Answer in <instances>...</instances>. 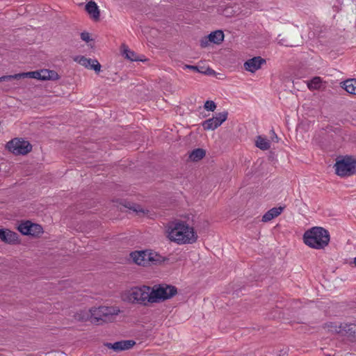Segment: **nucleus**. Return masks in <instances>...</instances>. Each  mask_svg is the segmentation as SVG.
<instances>
[{"label":"nucleus","mask_w":356,"mask_h":356,"mask_svg":"<svg viewBox=\"0 0 356 356\" xmlns=\"http://www.w3.org/2000/svg\"><path fill=\"white\" fill-rule=\"evenodd\" d=\"M134 211H138L135 208L133 209Z\"/></svg>","instance_id":"37998d69"},{"label":"nucleus","mask_w":356,"mask_h":356,"mask_svg":"<svg viewBox=\"0 0 356 356\" xmlns=\"http://www.w3.org/2000/svg\"><path fill=\"white\" fill-rule=\"evenodd\" d=\"M150 289L151 287L147 286L131 288L124 294L123 300L130 303L147 306L149 303Z\"/></svg>","instance_id":"20e7f679"},{"label":"nucleus","mask_w":356,"mask_h":356,"mask_svg":"<svg viewBox=\"0 0 356 356\" xmlns=\"http://www.w3.org/2000/svg\"><path fill=\"white\" fill-rule=\"evenodd\" d=\"M7 81L6 75L2 76L0 77V82Z\"/></svg>","instance_id":"58836bf2"},{"label":"nucleus","mask_w":356,"mask_h":356,"mask_svg":"<svg viewBox=\"0 0 356 356\" xmlns=\"http://www.w3.org/2000/svg\"><path fill=\"white\" fill-rule=\"evenodd\" d=\"M81 38L82 40L86 42H89L90 41L92 40V39L90 38V34L85 31L81 33Z\"/></svg>","instance_id":"72a5a7b5"},{"label":"nucleus","mask_w":356,"mask_h":356,"mask_svg":"<svg viewBox=\"0 0 356 356\" xmlns=\"http://www.w3.org/2000/svg\"><path fill=\"white\" fill-rule=\"evenodd\" d=\"M123 350H129L135 344L136 341L134 340H122Z\"/></svg>","instance_id":"c756f323"},{"label":"nucleus","mask_w":356,"mask_h":356,"mask_svg":"<svg viewBox=\"0 0 356 356\" xmlns=\"http://www.w3.org/2000/svg\"><path fill=\"white\" fill-rule=\"evenodd\" d=\"M101 65L96 59H92V61H91L90 65H88L89 69L93 70L97 74H99L101 70Z\"/></svg>","instance_id":"393cba45"},{"label":"nucleus","mask_w":356,"mask_h":356,"mask_svg":"<svg viewBox=\"0 0 356 356\" xmlns=\"http://www.w3.org/2000/svg\"><path fill=\"white\" fill-rule=\"evenodd\" d=\"M184 69H189L193 71H199V67L196 65H185Z\"/></svg>","instance_id":"4c0bfd02"},{"label":"nucleus","mask_w":356,"mask_h":356,"mask_svg":"<svg viewBox=\"0 0 356 356\" xmlns=\"http://www.w3.org/2000/svg\"><path fill=\"white\" fill-rule=\"evenodd\" d=\"M169 236L171 241L178 244H192L197 239V234L193 227L181 220L173 222Z\"/></svg>","instance_id":"f257e3e1"},{"label":"nucleus","mask_w":356,"mask_h":356,"mask_svg":"<svg viewBox=\"0 0 356 356\" xmlns=\"http://www.w3.org/2000/svg\"><path fill=\"white\" fill-rule=\"evenodd\" d=\"M266 62V60L261 56H255L244 63V68L248 72H254L260 69Z\"/></svg>","instance_id":"ddd939ff"},{"label":"nucleus","mask_w":356,"mask_h":356,"mask_svg":"<svg viewBox=\"0 0 356 356\" xmlns=\"http://www.w3.org/2000/svg\"><path fill=\"white\" fill-rule=\"evenodd\" d=\"M17 230L24 236L38 238L44 232L43 227L30 220L22 221L17 227Z\"/></svg>","instance_id":"6e6552de"},{"label":"nucleus","mask_w":356,"mask_h":356,"mask_svg":"<svg viewBox=\"0 0 356 356\" xmlns=\"http://www.w3.org/2000/svg\"><path fill=\"white\" fill-rule=\"evenodd\" d=\"M325 328H328V330L332 332L338 333L339 330V325H337L335 323L330 322L325 324Z\"/></svg>","instance_id":"c85d7f7f"},{"label":"nucleus","mask_w":356,"mask_h":356,"mask_svg":"<svg viewBox=\"0 0 356 356\" xmlns=\"http://www.w3.org/2000/svg\"><path fill=\"white\" fill-rule=\"evenodd\" d=\"M74 60L86 67H88L92 59L87 58L83 56H76L74 58Z\"/></svg>","instance_id":"4be33fe9"},{"label":"nucleus","mask_w":356,"mask_h":356,"mask_svg":"<svg viewBox=\"0 0 356 356\" xmlns=\"http://www.w3.org/2000/svg\"><path fill=\"white\" fill-rule=\"evenodd\" d=\"M255 145L261 150H267L270 147L269 140L261 136L257 137Z\"/></svg>","instance_id":"412c9836"},{"label":"nucleus","mask_w":356,"mask_h":356,"mask_svg":"<svg viewBox=\"0 0 356 356\" xmlns=\"http://www.w3.org/2000/svg\"><path fill=\"white\" fill-rule=\"evenodd\" d=\"M270 133H271V136H270L271 140L275 142V143H277L278 140H279V138L277 137V136L275 134V131L273 129H272V130H270Z\"/></svg>","instance_id":"c9c22d12"},{"label":"nucleus","mask_w":356,"mask_h":356,"mask_svg":"<svg viewBox=\"0 0 356 356\" xmlns=\"http://www.w3.org/2000/svg\"><path fill=\"white\" fill-rule=\"evenodd\" d=\"M216 104L212 100H207L204 104V108L208 111H214L216 108Z\"/></svg>","instance_id":"cd10ccee"},{"label":"nucleus","mask_w":356,"mask_h":356,"mask_svg":"<svg viewBox=\"0 0 356 356\" xmlns=\"http://www.w3.org/2000/svg\"><path fill=\"white\" fill-rule=\"evenodd\" d=\"M7 81H11L13 80H19L21 78H25L24 72L15 74L13 75H6Z\"/></svg>","instance_id":"2f4dec72"},{"label":"nucleus","mask_w":356,"mask_h":356,"mask_svg":"<svg viewBox=\"0 0 356 356\" xmlns=\"http://www.w3.org/2000/svg\"><path fill=\"white\" fill-rule=\"evenodd\" d=\"M325 356H334V355L326 354Z\"/></svg>","instance_id":"79ce46f5"},{"label":"nucleus","mask_w":356,"mask_h":356,"mask_svg":"<svg viewBox=\"0 0 356 356\" xmlns=\"http://www.w3.org/2000/svg\"><path fill=\"white\" fill-rule=\"evenodd\" d=\"M302 240L309 248L321 250L329 244L330 235L328 230L322 227H313L305 231Z\"/></svg>","instance_id":"f03ea898"},{"label":"nucleus","mask_w":356,"mask_h":356,"mask_svg":"<svg viewBox=\"0 0 356 356\" xmlns=\"http://www.w3.org/2000/svg\"><path fill=\"white\" fill-rule=\"evenodd\" d=\"M147 259H149V265L151 264L154 265H160L164 263L165 261L169 260L168 257H163L158 252L152 250H149V257H147Z\"/></svg>","instance_id":"dca6fc26"},{"label":"nucleus","mask_w":356,"mask_h":356,"mask_svg":"<svg viewBox=\"0 0 356 356\" xmlns=\"http://www.w3.org/2000/svg\"><path fill=\"white\" fill-rule=\"evenodd\" d=\"M106 346H107L108 348L110 349H112L113 350H114L115 352H120V351H122L123 350V348L122 347V340L121 341H115L114 343H106Z\"/></svg>","instance_id":"5701e85b"},{"label":"nucleus","mask_w":356,"mask_h":356,"mask_svg":"<svg viewBox=\"0 0 356 356\" xmlns=\"http://www.w3.org/2000/svg\"><path fill=\"white\" fill-rule=\"evenodd\" d=\"M343 88L350 94L356 95V79H350L343 82Z\"/></svg>","instance_id":"aec40b11"},{"label":"nucleus","mask_w":356,"mask_h":356,"mask_svg":"<svg viewBox=\"0 0 356 356\" xmlns=\"http://www.w3.org/2000/svg\"><path fill=\"white\" fill-rule=\"evenodd\" d=\"M203 74L206 75H213L216 74V72L213 69L207 67V70L203 72Z\"/></svg>","instance_id":"e433bc0d"},{"label":"nucleus","mask_w":356,"mask_h":356,"mask_svg":"<svg viewBox=\"0 0 356 356\" xmlns=\"http://www.w3.org/2000/svg\"><path fill=\"white\" fill-rule=\"evenodd\" d=\"M25 75V78L35 79L38 80H40V73L39 70L31 71L27 72H24Z\"/></svg>","instance_id":"a878e982"},{"label":"nucleus","mask_w":356,"mask_h":356,"mask_svg":"<svg viewBox=\"0 0 356 356\" xmlns=\"http://www.w3.org/2000/svg\"><path fill=\"white\" fill-rule=\"evenodd\" d=\"M233 13H234V10H232V8L229 7V6L225 8L224 10V14L226 16L232 15L234 14Z\"/></svg>","instance_id":"f704fd0d"},{"label":"nucleus","mask_w":356,"mask_h":356,"mask_svg":"<svg viewBox=\"0 0 356 356\" xmlns=\"http://www.w3.org/2000/svg\"><path fill=\"white\" fill-rule=\"evenodd\" d=\"M228 117V112L223 111L216 114L215 117L207 119L202 122V126L204 130H215L219 127L224 122H225Z\"/></svg>","instance_id":"1a4fd4ad"},{"label":"nucleus","mask_w":356,"mask_h":356,"mask_svg":"<svg viewBox=\"0 0 356 356\" xmlns=\"http://www.w3.org/2000/svg\"><path fill=\"white\" fill-rule=\"evenodd\" d=\"M85 10L93 20L97 21L99 19L100 10L99 6L94 1L90 0L86 4Z\"/></svg>","instance_id":"2eb2a0df"},{"label":"nucleus","mask_w":356,"mask_h":356,"mask_svg":"<svg viewBox=\"0 0 356 356\" xmlns=\"http://www.w3.org/2000/svg\"><path fill=\"white\" fill-rule=\"evenodd\" d=\"M0 239L8 244H17L19 243L18 234L8 229H0Z\"/></svg>","instance_id":"f8f14e48"},{"label":"nucleus","mask_w":356,"mask_h":356,"mask_svg":"<svg viewBox=\"0 0 356 356\" xmlns=\"http://www.w3.org/2000/svg\"><path fill=\"white\" fill-rule=\"evenodd\" d=\"M321 84V79L319 76H315L308 83L307 86L309 89H318Z\"/></svg>","instance_id":"b1692460"},{"label":"nucleus","mask_w":356,"mask_h":356,"mask_svg":"<svg viewBox=\"0 0 356 356\" xmlns=\"http://www.w3.org/2000/svg\"><path fill=\"white\" fill-rule=\"evenodd\" d=\"M281 38V35H279L277 37V40H278V43L280 44L281 45H284L286 47H294V46L297 45L293 41L288 40L284 38Z\"/></svg>","instance_id":"bb28decb"},{"label":"nucleus","mask_w":356,"mask_h":356,"mask_svg":"<svg viewBox=\"0 0 356 356\" xmlns=\"http://www.w3.org/2000/svg\"><path fill=\"white\" fill-rule=\"evenodd\" d=\"M206 155V151L202 148L193 149L189 154V159L193 162L202 160Z\"/></svg>","instance_id":"6ab92c4d"},{"label":"nucleus","mask_w":356,"mask_h":356,"mask_svg":"<svg viewBox=\"0 0 356 356\" xmlns=\"http://www.w3.org/2000/svg\"><path fill=\"white\" fill-rule=\"evenodd\" d=\"M353 263L355 264V265L356 266V257L354 259Z\"/></svg>","instance_id":"a19ab883"},{"label":"nucleus","mask_w":356,"mask_h":356,"mask_svg":"<svg viewBox=\"0 0 356 356\" xmlns=\"http://www.w3.org/2000/svg\"><path fill=\"white\" fill-rule=\"evenodd\" d=\"M92 322L99 325L102 322L112 321L114 316L120 313L118 307H106L102 306L98 308H94L90 310Z\"/></svg>","instance_id":"39448f33"},{"label":"nucleus","mask_w":356,"mask_h":356,"mask_svg":"<svg viewBox=\"0 0 356 356\" xmlns=\"http://www.w3.org/2000/svg\"><path fill=\"white\" fill-rule=\"evenodd\" d=\"M224 38V32L222 30H216L202 37L200 40V44L202 48L208 47L211 43L220 44L223 42Z\"/></svg>","instance_id":"9d476101"},{"label":"nucleus","mask_w":356,"mask_h":356,"mask_svg":"<svg viewBox=\"0 0 356 356\" xmlns=\"http://www.w3.org/2000/svg\"><path fill=\"white\" fill-rule=\"evenodd\" d=\"M40 73V81H47L48 69H42L39 70Z\"/></svg>","instance_id":"473e14b6"},{"label":"nucleus","mask_w":356,"mask_h":356,"mask_svg":"<svg viewBox=\"0 0 356 356\" xmlns=\"http://www.w3.org/2000/svg\"><path fill=\"white\" fill-rule=\"evenodd\" d=\"M177 293L176 286L167 284H156L150 289L149 303H160L169 300Z\"/></svg>","instance_id":"7ed1b4c3"},{"label":"nucleus","mask_w":356,"mask_h":356,"mask_svg":"<svg viewBox=\"0 0 356 356\" xmlns=\"http://www.w3.org/2000/svg\"><path fill=\"white\" fill-rule=\"evenodd\" d=\"M338 334L351 337L356 340V324L346 323H340Z\"/></svg>","instance_id":"4468645a"},{"label":"nucleus","mask_w":356,"mask_h":356,"mask_svg":"<svg viewBox=\"0 0 356 356\" xmlns=\"http://www.w3.org/2000/svg\"><path fill=\"white\" fill-rule=\"evenodd\" d=\"M149 250H136L130 253V258L133 261L139 266H149Z\"/></svg>","instance_id":"9b49d317"},{"label":"nucleus","mask_w":356,"mask_h":356,"mask_svg":"<svg viewBox=\"0 0 356 356\" xmlns=\"http://www.w3.org/2000/svg\"><path fill=\"white\" fill-rule=\"evenodd\" d=\"M6 147L15 155H26L32 149V145L29 141L19 138H15L8 142Z\"/></svg>","instance_id":"0eeeda50"},{"label":"nucleus","mask_w":356,"mask_h":356,"mask_svg":"<svg viewBox=\"0 0 356 356\" xmlns=\"http://www.w3.org/2000/svg\"><path fill=\"white\" fill-rule=\"evenodd\" d=\"M335 173L340 177L350 176L356 172V159L346 156L337 160L334 164Z\"/></svg>","instance_id":"423d86ee"},{"label":"nucleus","mask_w":356,"mask_h":356,"mask_svg":"<svg viewBox=\"0 0 356 356\" xmlns=\"http://www.w3.org/2000/svg\"><path fill=\"white\" fill-rule=\"evenodd\" d=\"M121 49H122V54L125 58H127L131 61L143 60L142 59L138 58L136 53H135L134 51L129 49L127 45L123 44L121 47Z\"/></svg>","instance_id":"a211bd4d"},{"label":"nucleus","mask_w":356,"mask_h":356,"mask_svg":"<svg viewBox=\"0 0 356 356\" xmlns=\"http://www.w3.org/2000/svg\"><path fill=\"white\" fill-rule=\"evenodd\" d=\"M203 69H204V67H201V69H199V71H197V72L203 74V72H204V70H203Z\"/></svg>","instance_id":"ea45409f"},{"label":"nucleus","mask_w":356,"mask_h":356,"mask_svg":"<svg viewBox=\"0 0 356 356\" xmlns=\"http://www.w3.org/2000/svg\"><path fill=\"white\" fill-rule=\"evenodd\" d=\"M284 207H273L268 210L263 216V222H268L277 217L283 211Z\"/></svg>","instance_id":"f3484780"},{"label":"nucleus","mask_w":356,"mask_h":356,"mask_svg":"<svg viewBox=\"0 0 356 356\" xmlns=\"http://www.w3.org/2000/svg\"><path fill=\"white\" fill-rule=\"evenodd\" d=\"M60 79V76L58 74L54 71L49 70L48 75H47V81H56Z\"/></svg>","instance_id":"7c9ffc66"}]
</instances>
